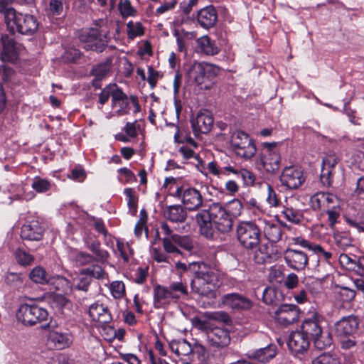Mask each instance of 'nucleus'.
<instances>
[{"label": "nucleus", "instance_id": "obj_1", "mask_svg": "<svg viewBox=\"0 0 364 364\" xmlns=\"http://www.w3.org/2000/svg\"><path fill=\"white\" fill-rule=\"evenodd\" d=\"M190 272L195 275L191 283L192 290L203 296L213 299L221 284L220 274L204 262L190 263Z\"/></svg>", "mask_w": 364, "mask_h": 364}, {"label": "nucleus", "instance_id": "obj_2", "mask_svg": "<svg viewBox=\"0 0 364 364\" xmlns=\"http://www.w3.org/2000/svg\"><path fill=\"white\" fill-rule=\"evenodd\" d=\"M112 23L107 19L95 21V27L81 30L78 38L86 50L102 52L107 46Z\"/></svg>", "mask_w": 364, "mask_h": 364}, {"label": "nucleus", "instance_id": "obj_3", "mask_svg": "<svg viewBox=\"0 0 364 364\" xmlns=\"http://www.w3.org/2000/svg\"><path fill=\"white\" fill-rule=\"evenodd\" d=\"M187 295V286L182 281L172 282L168 287L158 284L153 290L154 306L156 309H166Z\"/></svg>", "mask_w": 364, "mask_h": 364}, {"label": "nucleus", "instance_id": "obj_4", "mask_svg": "<svg viewBox=\"0 0 364 364\" xmlns=\"http://www.w3.org/2000/svg\"><path fill=\"white\" fill-rule=\"evenodd\" d=\"M164 188L170 195L180 198L185 208L189 210H198L203 205V198L198 190L193 187L178 186L174 178H166Z\"/></svg>", "mask_w": 364, "mask_h": 364}, {"label": "nucleus", "instance_id": "obj_5", "mask_svg": "<svg viewBox=\"0 0 364 364\" xmlns=\"http://www.w3.org/2000/svg\"><path fill=\"white\" fill-rule=\"evenodd\" d=\"M322 317L315 313L311 318L306 319L301 326L302 332L306 337H310L314 346L322 350L331 346V338L328 334H323L321 327Z\"/></svg>", "mask_w": 364, "mask_h": 364}, {"label": "nucleus", "instance_id": "obj_6", "mask_svg": "<svg viewBox=\"0 0 364 364\" xmlns=\"http://www.w3.org/2000/svg\"><path fill=\"white\" fill-rule=\"evenodd\" d=\"M193 325L207 334L208 340L210 345L216 347H225L230 342L228 331L220 327H213L209 321L203 320L198 317L192 319Z\"/></svg>", "mask_w": 364, "mask_h": 364}, {"label": "nucleus", "instance_id": "obj_7", "mask_svg": "<svg viewBox=\"0 0 364 364\" xmlns=\"http://www.w3.org/2000/svg\"><path fill=\"white\" fill-rule=\"evenodd\" d=\"M237 238L246 249H254L260 242V226L259 219L257 221H242L236 228Z\"/></svg>", "mask_w": 364, "mask_h": 364}, {"label": "nucleus", "instance_id": "obj_8", "mask_svg": "<svg viewBox=\"0 0 364 364\" xmlns=\"http://www.w3.org/2000/svg\"><path fill=\"white\" fill-rule=\"evenodd\" d=\"M230 145L235 154L245 159H251L257 151L253 139L242 131L232 133Z\"/></svg>", "mask_w": 364, "mask_h": 364}, {"label": "nucleus", "instance_id": "obj_9", "mask_svg": "<svg viewBox=\"0 0 364 364\" xmlns=\"http://www.w3.org/2000/svg\"><path fill=\"white\" fill-rule=\"evenodd\" d=\"M218 68L209 63H198L191 67L189 75L200 89H210L216 75Z\"/></svg>", "mask_w": 364, "mask_h": 364}, {"label": "nucleus", "instance_id": "obj_10", "mask_svg": "<svg viewBox=\"0 0 364 364\" xmlns=\"http://www.w3.org/2000/svg\"><path fill=\"white\" fill-rule=\"evenodd\" d=\"M29 278L36 284L52 285L53 289L57 291H61L66 294L70 291V285L67 279L60 276L49 277L44 268L41 266L35 267L30 272Z\"/></svg>", "mask_w": 364, "mask_h": 364}, {"label": "nucleus", "instance_id": "obj_11", "mask_svg": "<svg viewBox=\"0 0 364 364\" xmlns=\"http://www.w3.org/2000/svg\"><path fill=\"white\" fill-rule=\"evenodd\" d=\"M281 156L277 142L262 144L259 162L268 173H276L280 166Z\"/></svg>", "mask_w": 364, "mask_h": 364}, {"label": "nucleus", "instance_id": "obj_12", "mask_svg": "<svg viewBox=\"0 0 364 364\" xmlns=\"http://www.w3.org/2000/svg\"><path fill=\"white\" fill-rule=\"evenodd\" d=\"M47 310L36 304H21L16 311V318L26 326H33L47 319Z\"/></svg>", "mask_w": 364, "mask_h": 364}, {"label": "nucleus", "instance_id": "obj_13", "mask_svg": "<svg viewBox=\"0 0 364 364\" xmlns=\"http://www.w3.org/2000/svg\"><path fill=\"white\" fill-rule=\"evenodd\" d=\"M305 180L302 168L296 165L286 166L279 177L281 185L289 190L298 188L304 183Z\"/></svg>", "mask_w": 364, "mask_h": 364}, {"label": "nucleus", "instance_id": "obj_14", "mask_svg": "<svg viewBox=\"0 0 364 364\" xmlns=\"http://www.w3.org/2000/svg\"><path fill=\"white\" fill-rule=\"evenodd\" d=\"M207 168L210 173L218 178L223 176H227L229 173L239 175L247 186H252L255 181V175L249 170L245 168L237 170L231 166L221 167L218 166L215 161L209 162L207 165Z\"/></svg>", "mask_w": 364, "mask_h": 364}, {"label": "nucleus", "instance_id": "obj_15", "mask_svg": "<svg viewBox=\"0 0 364 364\" xmlns=\"http://www.w3.org/2000/svg\"><path fill=\"white\" fill-rule=\"evenodd\" d=\"M339 161L340 159L337 154L332 151H328L323 158L320 178L324 186L329 187L331 186L333 171Z\"/></svg>", "mask_w": 364, "mask_h": 364}, {"label": "nucleus", "instance_id": "obj_16", "mask_svg": "<svg viewBox=\"0 0 364 364\" xmlns=\"http://www.w3.org/2000/svg\"><path fill=\"white\" fill-rule=\"evenodd\" d=\"M195 218L199 227L200 234L208 240L215 239L217 235L213 228V208L210 212L208 210L198 211Z\"/></svg>", "mask_w": 364, "mask_h": 364}, {"label": "nucleus", "instance_id": "obj_17", "mask_svg": "<svg viewBox=\"0 0 364 364\" xmlns=\"http://www.w3.org/2000/svg\"><path fill=\"white\" fill-rule=\"evenodd\" d=\"M284 259L289 268L296 271L304 270L309 263L306 252L293 248H287L284 252Z\"/></svg>", "mask_w": 364, "mask_h": 364}, {"label": "nucleus", "instance_id": "obj_18", "mask_svg": "<svg viewBox=\"0 0 364 364\" xmlns=\"http://www.w3.org/2000/svg\"><path fill=\"white\" fill-rule=\"evenodd\" d=\"M213 223L215 228L222 232H229L232 228V220L227 210L220 205L213 207Z\"/></svg>", "mask_w": 364, "mask_h": 364}, {"label": "nucleus", "instance_id": "obj_19", "mask_svg": "<svg viewBox=\"0 0 364 364\" xmlns=\"http://www.w3.org/2000/svg\"><path fill=\"white\" fill-rule=\"evenodd\" d=\"M213 118L208 110L200 111L196 117L191 119L193 132L196 136L208 134L213 126Z\"/></svg>", "mask_w": 364, "mask_h": 364}, {"label": "nucleus", "instance_id": "obj_20", "mask_svg": "<svg viewBox=\"0 0 364 364\" xmlns=\"http://www.w3.org/2000/svg\"><path fill=\"white\" fill-rule=\"evenodd\" d=\"M359 326L358 318L355 315L343 316L335 323V331L338 336L346 337L355 334Z\"/></svg>", "mask_w": 364, "mask_h": 364}, {"label": "nucleus", "instance_id": "obj_21", "mask_svg": "<svg viewBox=\"0 0 364 364\" xmlns=\"http://www.w3.org/2000/svg\"><path fill=\"white\" fill-rule=\"evenodd\" d=\"M222 304L234 310H248L253 302L247 297L238 293L227 294L222 297Z\"/></svg>", "mask_w": 364, "mask_h": 364}, {"label": "nucleus", "instance_id": "obj_22", "mask_svg": "<svg viewBox=\"0 0 364 364\" xmlns=\"http://www.w3.org/2000/svg\"><path fill=\"white\" fill-rule=\"evenodd\" d=\"M2 50L1 60L15 63L18 59L23 49L20 43H17L13 38H1Z\"/></svg>", "mask_w": 364, "mask_h": 364}, {"label": "nucleus", "instance_id": "obj_23", "mask_svg": "<svg viewBox=\"0 0 364 364\" xmlns=\"http://www.w3.org/2000/svg\"><path fill=\"white\" fill-rule=\"evenodd\" d=\"M275 319L282 325L293 323L299 319V311L294 304H282L274 313Z\"/></svg>", "mask_w": 364, "mask_h": 364}, {"label": "nucleus", "instance_id": "obj_24", "mask_svg": "<svg viewBox=\"0 0 364 364\" xmlns=\"http://www.w3.org/2000/svg\"><path fill=\"white\" fill-rule=\"evenodd\" d=\"M287 345L295 355L303 354L309 348V341L302 331H294L290 334Z\"/></svg>", "mask_w": 364, "mask_h": 364}, {"label": "nucleus", "instance_id": "obj_25", "mask_svg": "<svg viewBox=\"0 0 364 364\" xmlns=\"http://www.w3.org/2000/svg\"><path fill=\"white\" fill-rule=\"evenodd\" d=\"M88 314L93 321L100 323H108L112 319L107 306L99 301L90 306Z\"/></svg>", "mask_w": 364, "mask_h": 364}, {"label": "nucleus", "instance_id": "obj_26", "mask_svg": "<svg viewBox=\"0 0 364 364\" xmlns=\"http://www.w3.org/2000/svg\"><path fill=\"white\" fill-rule=\"evenodd\" d=\"M48 341L56 349L62 350L70 347L73 341V336L67 332L58 330L50 331L48 334Z\"/></svg>", "mask_w": 364, "mask_h": 364}, {"label": "nucleus", "instance_id": "obj_27", "mask_svg": "<svg viewBox=\"0 0 364 364\" xmlns=\"http://www.w3.org/2000/svg\"><path fill=\"white\" fill-rule=\"evenodd\" d=\"M260 230L262 228L265 237L271 242H277L282 238L281 227L266 218H259Z\"/></svg>", "mask_w": 364, "mask_h": 364}, {"label": "nucleus", "instance_id": "obj_28", "mask_svg": "<svg viewBox=\"0 0 364 364\" xmlns=\"http://www.w3.org/2000/svg\"><path fill=\"white\" fill-rule=\"evenodd\" d=\"M43 228L38 220H31L21 228V237L27 240H40L43 237Z\"/></svg>", "mask_w": 364, "mask_h": 364}, {"label": "nucleus", "instance_id": "obj_29", "mask_svg": "<svg viewBox=\"0 0 364 364\" xmlns=\"http://www.w3.org/2000/svg\"><path fill=\"white\" fill-rule=\"evenodd\" d=\"M216 11L212 6L200 9L198 13L197 19L199 24L205 28L213 27L217 21Z\"/></svg>", "mask_w": 364, "mask_h": 364}, {"label": "nucleus", "instance_id": "obj_30", "mask_svg": "<svg viewBox=\"0 0 364 364\" xmlns=\"http://www.w3.org/2000/svg\"><path fill=\"white\" fill-rule=\"evenodd\" d=\"M129 100L127 95L118 87L114 93L112 107L117 115L126 114L129 112Z\"/></svg>", "mask_w": 364, "mask_h": 364}, {"label": "nucleus", "instance_id": "obj_31", "mask_svg": "<svg viewBox=\"0 0 364 364\" xmlns=\"http://www.w3.org/2000/svg\"><path fill=\"white\" fill-rule=\"evenodd\" d=\"M164 216L172 223H183L186 219L187 213L181 205H173L164 210Z\"/></svg>", "mask_w": 364, "mask_h": 364}, {"label": "nucleus", "instance_id": "obj_32", "mask_svg": "<svg viewBox=\"0 0 364 364\" xmlns=\"http://www.w3.org/2000/svg\"><path fill=\"white\" fill-rule=\"evenodd\" d=\"M38 28V23L33 16L23 14L20 16V22L16 32L22 34L33 33Z\"/></svg>", "mask_w": 364, "mask_h": 364}, {"label": "nucleus", "instance_id": "obj_33", "mask_svg": "<svg viewBox=\"0 0 364 364\" xmlns=\"http://www.w3.org/2000/svg\"><path fill=\"white\" fill-rule=\"evenodd\" d=\"M1 13L4 14V22L8 30L14 33L18 28V25L20 22V16L22 14L17 13L13 8L1 9Z\"/></svg>", "mask_w": 364, "mask_h": 364}, {"label": "nucleus", "instance_id": "obj_34", "mask_svg": "<svg viewBox=\"0 0 364 364\" xmlns=\"http://www.w3.org/2000/svg\"><path fill=\"white\" fill-rule=\"evenodd\" d=\"M200 51L208 55H213L218 53V48L208 36H203L197 40Z\"/></svg>", "mask_w": 364, "mask_h": 364}, {"label": "nucleus", "instance_id": "obj_35", "mask_svg": "<svg viewBox=\"0 0 364 364\" xmlns=\"http://www.w3.org/2000/svg\"><path fill=\"white\" fill-rule=\"evenodd\" d=\"M277 354V347L274 345H269L265 348H259L253 353V357L262 363H267L272 359Z\"/></svg>", "mask_w": 364, "mask_h": 364}, {"label": "nucleus", "instance_id": "obj_36", "mask_svg": "<svg viewBox=\"0 0 364 364\" xmlns=\"http://www.w3.org/2000/svg\"><path fill=\"white\" fill-rule=\"evenodd\" d=\"M170 348L178 356H186L192 352L191 344L184 339L172 341Z\"/></svg>", "mask_w": 364, "mask_h": 364}, {"label": "nucleus", "instance_id": "obj_37", "mask_svg": "<svg viewBox=\"0 0 364 364\" xmlns=\"http://www.w3.org/2000/svg\"><path fill=\"white\" fill-rule=\"evenodd\" d=\"M86 246L95 255L97 261L105 262L109 257V255L108 252L100 247V242L99 241L94 240L91 242L87 241Z\"/></svg>", "mask_w": 364, "mask_h": 364}, {"label": "nucleus", "instance_id": "obj_38", "mask_svg": "<svg viewBox=\"0 0 364 364\" xmlns=\"http://www.w3.org/2000/svg\"><path fill=\"white\" fill-rule=\"evenodd\" d=\"M282 215L289 222L298 224L303 219L302 211L293 207H285L282 211Z\"/></svg>", "mask_w": 364, "mask_h": 364}, {"label": "nucleus", "instance_id": "obj_39", "mask_svg": "<svg viewBox=\"0 0 364 364\" xmlns=\"http://www.w3.org/2000/svg\"><path fill=\"white\" fill-rule=\"evenodd\" d=\"M119 253V256L122 258L124 262H128L130 257L133 255V250L129 246L128 242L117 239V253Z\"/></svg>", "mask_w": 364, "mask_h": 364}, {"label": "nucleus", "instance_id": "obj_40", "mask_svg": "<svg viewBox=\"0 0 364 364\" xmlns=\"http://www.w3.org/2000/svg\"><path fill=\"white\" fill-rule=\"evenodd\" d=\"M82 274L87 275L91 279L93 278L102 279L106 276L105 270L98 264H94L89 267L82 269Z\"/></svg>", "mask_w": 364, "mask_h": 364}, {"label": "nucleus", "instance_id": "obj_41", "mask_svg": "<svg viewBox=\"0 0 364 364\" xmlns=\"http://www.w3.org/2000/svg\"><path fill=\"white\" fill-rule=\"evenodd\" d=\"M48 303L52 308L62 309L70 305V301L62 294H51L48 296Z\"/></svg>", "mask_w": 364, "mask_h": 364}, {"label": "nucleus", "instance_id": "obj_42", "mask_svg": "<svg viewBox=\"0 0 364 364\" xmlns=\"http://www.w3.org/2000/svg\"><path fill=\"white\" fill-rule=\"evenodd\" d=\"M31 187L36 192L41 193L49 191L51 187V183L46 178L36 176L32 181Z\"/></svg>", "mask_w": 364, "mask_h": 364}, {"label": "nucleus", "instance_id": "obj_43", "mask_svg": "<svg viewBox=\"0 0 364 364\" xmlns=\"http://www.w3.org/2000/svg\"><path fill=\"white\" fill-rule=\"evenodd\" d=\"M124 193L127 200L129 212L132 215H135L137 211V197L135 191L131 188H127L124 189Z\"/></svg>", "mask_w": 364, "mask_h": 364}, {"label": "nucleus", "instance_id": "obj_44", "mask_svg": "<svg viewBox=\"0 0 364 364\" xmlns=\"http://www.w3.org/2000/svg\"><path fill=\"white\" fill-rule=\"evenodd\" d=\"M15 258L18 264L28 266L34 261V257L22 249H17L15 252Z\"/></svg>", "mask_w": 364, "mask_h": 364}, {"label": "nucleus", "instance_id": "obj_45", "mask_svg": "<svg viewBox=\"0 0 364 364\" xmlns=\"http://www.w3.org/2000/svg\"><path fill=\"white\" fill-rule=\"evenodd\" d=\"M118 87L115 84H110L105 87L99 95V102L101 105L105 104L109 98L112 97V101L113 100L114 93L117 92Z\"/></svg>", "mask_w": 364, "mask_h": 364}, {"label": "nucleus", "instance_id": "obj_46", "mask_svg": "<svg viewBox=\"0 0 364 364\" xmlns=\"http://www.w3.org/2000/svg\"><path fill=\"white\" fill-rule=\"evenodd\" d=\"M312 364H340L336 355L322 353L312 360Z\"/></svg>", "mask_w": 364, "mask_h": 364}, {"label": "nucleus", "instance_id": "obj_47", "mask_svg": "<svg viewBox=\"0 0 364 364\" xmlns=\"http://www.w3.org/2000/svg\"><path fill=\"white\" fill-rule=\"evenodd\" d=\"M268 247L266 245H261L257 250L255 251L254 259L257 263H265L269 261L271 258L270 253L269 252Z\"/></svg>", "mask_w": 364, "mask_h": 364}, {"label": "nucleus", "instance_id": "obj_48", "mask_svg": "<svg viewBox=\"0 0 364 364\" xmlns=\"http://www.w3.org/2000/svg\"><path fill=\"white\" fill-rule=\"evenodd\" d=\"M109 290L114 299H121L125 294V287L121 281H114L109 285Z\"/></svg>", "mask_w": 364, "mask_h": 364}, {"label": "nucleus", "instance_id": "obj_49", "mask_svg": "<svg viewBox=\"0 0 364 364\" xmlns=\"http://www.w3.org/2000/svg\"><path fill=\"white\" fill-rule=\"evenodd\" d=\"M325 192H319L310 198V205L314 210L325 209Z\"/></svg>", "mask_w": 364, "mask_h": 364}, {"label": "nucleus", "instance_id": "obj_50", "mask_svg": "<svg viewBox=\"0 0 364 364\" xmlns=\"http://www.w3.org/2000/svg\"><path fill=\"white\" fill-rule=\"evenodd\" d=\"M119 11L123 18L133 16L135 15L136 10L132 6L129 0L121 1L118 5Z\"/></svg>", "mask_w": 364, "mask_h": 364}, {"label": "nucleus", "instance_id": "obj_51", "mask_svg": "<svg viewBox=\"0 0 364 364\" xmlns=\"http://www.w3.org/2000/svg\"><path fill=\"white\" fill-rule=\"evenodd\" d=\"M172 240L175 244L186 250H191L193 245L191 239L188 236H181L178 235H172Z\"/></svg>", "mask_w": 364, "mask_h": 364}, {"label": "nucleus", "instance_id": "obj_52", "mask_svg": "<svg viewBox=\"0 0 364 364\" xmlns=\"http://www.w3.org/2000/svg\"><path fill=\"white\" fill-rule=\"evenodd\" d=\"M127 31L128 37L133 39L136 36L143 35V28L140 23H134L129 21L127 24Z\"/></svg>", "mask_w": 364, "mask_h": 364}, {"label": "nucleus", "instance_id": "obj_53", "mask_svg": "<svg viewBox=\"0 0 364 364\" xmlns=\"http://www.w3.org/2000/svg\"><path fill=\"white\" fill-rule=\"evenodd\" d=\"M340 263L343 266H346L347 269H353L361 272L362 268H359L358 262H356L346 254H341L339 257Z\"/></svg>", "mask_w": 364, "mask_h": 364}, {"label": "nucleus", "instance_id": "obj_54", "mask_svg": "<svg viewBox=\"0 0 364 364\" xmlns=\"http://www.w3.org/2000/svg\"><path fill=\"white\" fill-rule=\"evenodd\" d=\"M205 316V320L209 321L211 323L213 321H216L222 323H228L230 321V316L225 311L206 313Z\"/></svg>", "mask_w": 364, "mask_h": 364}, {"label": "nucleus", "instance_id": "obj_55", "mask_svg": "<svg viewBox=\"0 0 364 364\" xmlns=\"http://www.w3.org/2000/svg\"><path fill=\"white\" fill-rule=\"evenodd\" d=\"M311 251L318 256L319 259L329 262L332 257V252L325 250L321 245L314 243Z\"/></svg>", "mask_w": 364, "mask_h": 364}, {"label": "nucleus", "instance_id": "obj_56", "mask_svg": "<svg viewBox=\"0 0 364 364\" xmlns=\"http://www.w3.org/2000/svg\"><path fill=\"white\" fill-rule=\"evenodd\" d=\"M333 239L337 245L345 248L350 245V240L348 235L346 232H333Z\"/></svg>", "mask_w": 364, "mask_h": 364}, {"label": "nucleus", "instance_id": "obj_57", "mask_svg": "<svg viewBox=\"0 0 364 364\" xmlns=\"http://www.w3.org/2000/svg\"><path fill=\"white\" fill-rule=\"evenodd\" d=\"M267 203L270 207H278L280 204V200L274 188L270 186L267 185V196L266 198Z\"/></svg>", "mask_w": 364, "mask_h": 364}, {"label": "nucleus", "instance_id": "obj_58", "mask_svg": "<svg viewBox=\"0 0 364 364\" xmlns=\"http://www.w3.org/2000/svg\"><path fill=\"white\" fill-rule=\"evenodd\" d=\"M74 255L76 262L80 265H87L95 260V257L87 252H75Z\"/></svg>", "mask_w": 364, "mask_h": 364}, {"label": "nucleus", "instance_id": "obj_59", "mask_svg": "<svg viewBox=\"0 0 364 364\" xmlns=\"http://www.w3.org/2000/svg\"><path fill=\"white\" fill-rule=\"evenodd\" d=\"M111 68L110 63H105L97 65L92 69V74L97 78L101 79L106 76Z\"/></svg>", "mask_w": 364, "mask_h": 364}, {"label": "nucleus", "instance_id": "obj_60", "mask_svg": "<svg viewBox=\"0 0 364 364\" xmlns=\"http://www.w3.org/2000/svg\"><path fill=\"white\" fill-rule=\"evenodd\" d=\"M91 281L92 279L87 275H84L82 274L81 269L75 287L77 290L87 291Z\"/></svg>", "mask_w": 364, "mask_h": 364}, {"label": "nucleus", "instance_id": "obj_61", "mask_svg": "<svg viewBox=\"0 0 364 364\" xmlns=\"http://www.w3.org/2000/svg\"><path fill=\"white\" fill-rule=\"evenodd\" d=\"M163 245L165 251L168 253L181 254L180 250L176 246V244H175L172 240V235L171 237H165L163 239Z\"/></svg>", "mask_w": 364, "mask_h": 364}, {"label": "nucleus", "instance_id": "obj_62", "mask_svg": "<svg viewBox=\"0 0 364 364\" xmlns=\"http://www.w3.org/2000/svg\"><path fill=\"white\" fill-rule=\"evenodd\" d=\"M325 210L339 208L338 198L331 193H325Z\"/></svg>", "mask_w": 364, "mask_h": 364}, {"label": "nucleus", "instance_id": "obj_63", "mask_svg": "<svg viewBox=\"0 0 364 364\" xmlns=\"http://www.w3.org/2000/svg\"><path fill=\"white\" fill-rule=\"evenodd\" d=\"M147 275V268L138 267L133 276V281L136 284H143Z\"/></svg>", "mask_w": 364, "mask_h": 364}, {"label": "nucleus", "instance_id": "obj_64", "mask_svg": "<svg viewBox=\"0 0 364 364\" xmlns=\"http://www.w3.org/2000/svg\"><path fill=\"white\" fill-rule=\"evenodd\" d=\"M86 177L85 171L80 166L75 167L72 170L70 174L68 175V178L79 182H82Z\"/></svg>", "mask_w": 364, "mask_h": 364}]
</instances>
